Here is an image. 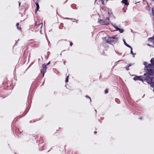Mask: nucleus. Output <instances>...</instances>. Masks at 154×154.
<instances>
[{"mask_svg":"<svg viewBox=\"0 0 154 154\" xmlns=\"http://www.w3.org/2000/svg\"><path fill=\"white\" fill-rule=\"evenodd\" d=\"M101 2H102V4L103 5H105V4L104 2V1L103 0H102Z\"/></svg>","mask_w":154,"mask_h":154,"instance_id":"35","label":"nucleus"},{"mask_svg":"<svg viewBox=\"0 0 154 154\" xmlns=\"http://www.w3.org/2000/svg\"><path fill=\"white\" fill-rule=\"evenodd\" d=\"M150 16H151V17H152V15H150Z\"/></svg>","mask_w":154,"mask_h":154,"instance_id":"63","label":"nucleus"},{"mask_svg":"<svg viewBox=\"0 0 154 154\" xmlns=\"http://www.w3.org/2000/svg\"><path fill=\"white\" fill-rule=\"evenodd\" d=\"M39 26H41L40 28L41 29V30L40 31V32L41 34H42V31L41 30V29H42V26H43V23H41L40 24H38V27Z\"/></svg>","mask_w":154,"mask_h":154,"instance_id":"15","label":"nucleus"},{"mask_svg":"<svg viewBox=\"0 0 154 154\" xmlns=\"http://www.w3.org/2000/svg\"><path fill=\"white\" fill-rule=\"evenodd\" d=\"M119 31L120 33H122L124 32V30L123 29L120 28H119L117 30H114V31Z\"/></svg>","mask_w":154,"mask_h":154,"instance_id":"12","label":"nucleus"},{"mask_svg":"<svg viewBox=\"0 0 154 154\" xmlns=\"http://www.w3.org/2000/svg\"><path fill=\"white\" fill-rule=\"evenodd\" d=\"M63 29L64 30H66V28L65 27H63Z\"/></svg>","mask_w":154,"mask_h":154,"instance_id":"48","label":"nucleus"},{"mask_svg":"<svg viewBox=\"0 0 154 154\" xmlns=\"http://www.w3.org/2000/svg\"><path fill=\"white\" fill-rule=\"evenodd\" d=\"M66 62L64 61L63 62V64L64 65H65Z\"/></svg>","mask_w":154,"mask_h":154,"instance_id":"49","label":"nucleus"},{"mask_svg":"<svg viewBox=\"0 0 154 154\" xmlns=\"http://www.w3.org/2000/svg\"><path fill=\"white\" fill-rule=\"evenodd\" d=\"M152 16L153 17V23H154V12L153 13H152Z\"/></svg>","mask_w":154,"mask_h":154,"instance_id":"36","label":"nucleus"},{"mask_svg":"<svg viewBox=\"0 0 154 154\" xmlns=\"http://www.w3.org/2000/svg\"><path fill=\"white\" fill-rule=\"evenodd\" d=\"M131 49V51H130V53L131 54H133V49L132 48L131 46V47L129 48Z\"/></svg>","mask_w":154,"mask_h":154,"instance_id":"26","label":"nucleus"},{"mask_svg":"<svg viewBox=\"0 0 154 154\" xmlns=\"http://www.w3.org/2000/svg\"><path fill=\"white\" fill-rule=\"evenodd\" d=\"M105 93L106 94H107L108 92V89L107 88L106 89L105 91Z\"/></svg>","mask_w":154,"mask_h":154,"instance_id":"30","label":"nucleus"},{"mask_svg":"<svg viewBox=\"0 0 154 154\" xmlns=\"http://www.w3.org/2000/svg\"><path fill=\"white\" fill-rule=\"evenodd\" d=\"M124 56H125V55H123V57H124Z\"/></svg>","mask_w":154,"mask_h":154,"instance_id":"64","label":"nucleus"},{"mask_svg":"<svg viewBox=\"0 0 154 154\" xmlns=\"http://www.w3.org/2000/svg\"><path fill=\"white\" fill-rule=\"evenodd\" d=\"M57 14L60 16L62 18L64 19H69L70 18L68 17H61V16H60L57 13Z\"/></svg>","mask_w":154,"mask_h":154,"instance_id":"23","label":"nucleus"},{"mask_svg":"<svg viewBox=\"0 0 154 154\" xmlns=\"http://www.w3.org/2000/svg\"><path fill=\"white\" fill-rule=\"evenodd\" d=\"M98 23L102 25H108L109 24V23L106 22L105 20H104L103 19H98Z\"/></svg>","mask_w":154,"mask_h":154,"instance_id":"7","label":"nucleus"},{"mask_svg":"<svg viewBox=\"0 0 154 154\" xmlns=\"http://www.w3.org/2000/svg\"><path fill=\"white\" fill-rule=\"evenodd\" d=\"M69 76V75H68V76H66V78L65 81L66 83H67L68 82Z\"/></svg>","mask_w":154,"mask_h":154,"instance_id":"20","label":"nucleus"},{"mask_svg":"<svg viewBox=\"0 0 154 154\" xmlns=\"http://www.w3.org/2000/svg\"><path fill=\"white\" fill-rule=\"evenodd\" d=\"M20 5H21V2H19V7L20 6Z\"/></svg>","mask_w":154,"mask_h":154,"instance_id":"44","label":"nucleus"},{"mask_svg":"<svg viewBox=\"0 0 154 154\" xmlns=\"http://www.w3.org/2000/svg\"><path fill=\"white\" fill-rule=\"evenodd\" d=\"M72 22H75V21H72Z\"/></svg>","mask_w":154,"mask_h":154,"instance_id":"59","label":"nucleus"},{"mask_svg":"<svg viewBox=\"0 0 154 154\" xmlns=\"http://www.w3.org/2000/svg\"><path fill=\"white\" fill-rule=\"evenodd\" d=\"M78 20H76V21H75L77 23H78Z\"/></svg>","mask_w":154,"mask_h":154,"instance_id":"52","label":"nucleus"},{"mask_svg":"<svg viewBox=\"0 0 154 154\" xmlns=\"http://www.w3.org/2000/svg\"><path fill=\"white\" fill-rule=\"evenodd\" d=\"M47 68V67L45 65V63L42 64V68L40 70L41 73L42 74V78L44 77L45 74L46 72Z\"/></svg>","mask_w":154,"mask_h":154,"instance_id":"6","label":"nucleus"},{"mask_svg":"<svg viewBox=\"0 0 154 154\" xmlns=\"http://www.w3.org/2000/svg\"><path fill=\"white\" fill-rule=\"evenodd\" d=\"M106 19L108 20L109 21V17H106Z\"/></svg>","mask_w":154,"mask_h":154,"instance_id":"37","label":"nucleus"},{"mask_svg":"<svg viewBox=\"0 0 154 154\" xmlns=\"http://www.w3.org/2000/svg\"><path fill=\"white\" fill-rule=\"evenodd\" d=\"M154 64H153L151 63L148 64L147 65V66H146V68L145 69L147 71L145 73L146 74V75L148 76H150L149 73H148V72H149L150 69H152L154 68Z\"/></svg>","mask_w":154,"mask_h":154,"instance_id":"5","label":"nucleus"},{"mask_svg":"<svg viewBox=\"0 0 154 154\" xmlns=\"http://www.w3.org/2000/svg\"><path fill=\"white\" fill-rule=\"evenodd\" d=\"M49 151H50V150H49L47 152H49Z\"/></svg>","mask_w":154,"mask_h":154,"instance_id":"60","label":"nucleus"},{"mask_svg":"<svg viewBox=\"0 0 154 154\" xmlns=\"http://www.w3.org/2000/svg\"><path fill=\"white\" fill-rule=\"evenodd\" d=\"M97 133V131H95L94 132V134H96Z\"/></svg>","mask_w":154,"mask_h":154,"instance_id":"43","label":"nucleus"},{"mask_svg":"<svg viewBox=\"0 0 154 154\" xmlns=\"http://www.w3.org/2000/svg\"><path fill=\"white\" fill-rule=\"evenodd\" d=\"M45 57H46V55H45Z\"/></svg>","mask_w":154,"mask_h":154,"instance_id":"62","label":"nucleus"},{"mask_svg":"<svg viewBox=\"0 0 154 154\" xmlns=\"http://www.w3.org/2000/svg\"><path fill=\"white\" fill-rule=\"evenodd\" d=\"M44 83H45V80H44L43 82L42 83V85H43Z\"/></svg>","mask_w":154,"mask_h":154,"instance_id":"47","label":"nucleus"},{"mask_svg":"<svg viewBox=\"0 0 154 154\" xmlns=\"http://www.w3.org/2000/svg\"><path fill=\"white\" fill-rule=\"evenodd\" d=\"M32 121L31 120L29 121V123H32Z\"/></svg>","mask_w":154,"mask_h":154,"instance_id":"50","label":"nucleus"},{"mask_svg":"<svg viewBox=\"0 0 154 154\" xmlns=\"http://www.w3.org/2000/svg\"><path fill=\"white\" fill-rule=\"evenodd\" d=\"M145 94H144V95H143V97H142V98H143V97H144V96H145Z\"/></svg>","mask_w":154,"mask_h":154,"instance_id":"53","label":"nucleus"},{"mask_svg":"<svg viewBox=\"0 0 154 154\" xmlns=\"http://www.w3.org/2000/svg\"><path fill=\"white\" fill-rule=\"evenodd\" d=\"M49 54H50V52L49 51H47V54H46V55H47L46 58L47 59L48 58V57L49 56Z\"/></svg>","mask_w":154,"mask_h":154,"instance_id":"25","label":"nucleus"},{"mask_svg":"<svg viewBox=\"0 0 154 154\" xmlns=\"http://www.w3.org/2000/svg\"><path fill=\"white\" fill-rule=\"evenodd\" d=\"M28 107L27 108H26V110H25V111H24L22 115H21L20 116V118H21L23 116L26 115L27 113V112H28L29 111V109L30 108L31 105V103L32 102V100H31V98L29 99V97H28Z\"/></svg>","mask_w":154,"mask_h":154,"instance_id":"4","label":"nucleus"},{"mask_svg":"<svg viewBox=\"0 0 154 154\" xmlns=\"http://www.w3.org/2000/svg\"><path fill=\"white\" fill-rule=\"evenodd\" d=\"M128 1V0H122L121 2L124 4L125 5L128 6L129 5V3L127 2Z\"/></svg>","mask_w":154,"mask_h":154,"instance_id":"10","label":"nucleus"},{"mask_svg":"<svg viewBox=\"0 0 154 154\" xmlns=\"http://www.w3.org/2000/svg\"><path fill=\"white\" fill-rule=\"evenodd\" d=\"M123 42H124V45L126 46L127 47H128V48H130L131 47V46L129 45H128V44H127V43L126 42V41H125V40L123 38Z\"/></svg>","mask_w":154,"mask_h":154,"instance_id":"14","label":"nucleus"},{"mask_svg":"<svg viewBox=\"0 0 154 154\" xmlns=\"http://www.w3.org/2000/svg\"><path fill=\"white\" fill-rule=\"evenodd\" d=\"M147 76H148L145 73H144L143 75L140 76L135 75L133 78V79L135 81L138 80L141 81L143 83L145 84L144 83V81L146 82V79Z\"/></svg>","mask_w":154,"mask_h":154,"instance_id":"2","label":"nucleus"},{"mask_svg":"<svg viewBox=\"0 0 154 154\" xmlns=\"http://www.w3.org/2000/svg\"><path fill=\"white\" fill-rule=\"evenodd\" d=\"M136 54V53H133V54H132V55H133V57H134V55H135Z\"/></svg>","mask_w":154,"mask_h":154,"instance_id":"38","label":"nucleus"},{"mask_svg":"<svg viewBox=\"0 0 154 154\" xmlns=\"http://www.w3.org/2000/svg\"><path fill=\"white\" fill-rule=\"evenodd\" d=\"M95 111L96 112H97V110L96 109H95Z\"/></svg>","mask_w":154,"mask_h":154,"instance_id":"57","label":"nucleus"},{"mask_svg":"<svg viewBox=\"0 0 154 154\" xmlns=\"http://www.w3.org/2000/svg\"><path fill=\"white\" fill-rule=\"evenodd\" d=\"M116 53H117L119 55H121L122 54V53H117L116 52Z\"/></svg>","mask_w":154,"mask_h":154,"instance_id":"41","label":"nucleus"},{"mask_svg":"<svg viewBox=\"0 0 154 154\" xmlns=\"http://www.w3.org/2000/svg\"><path fill=\"white\" fill-rule=\"evenodd\" d=\"M107 37H104L102 38V39H103V40L105 42H106H106H107V41L106 40H107Z\"/></svg>","mask_w":154,"mask_h":154,"instance_id":"21","label":"nucleus"},{"mask_svg":"<svg viewBox=\"0 0 154 154\" xmlns=\"http://www.w3.org/2000/svg\"><path fill=\"white\" fill-rule=\"evenodd\" d=\"M146 3H147V7L149 8V10L150 11V7L148 3L147 2H146Z\"/></svg>","mask_w":154,"mask_h":154,"instance_id":"29","label":"nucleus"},{"mask_svg":"<svg viewBox=\"0 0 154 154\" xmlns=\"http://www.w3.org/2000/svg\"><path fill=\"white\" fill-rule=\"evenodd\" d=\"M71 7L72 8H76V7L75 6H74V5H73V4H72L71 5Z\"/></svg>","mask_w":154,"mask_h":154,"instance_id":"32","label":"nucleus"},{"mask_svg":"<svg viewBox=\"0 0 154 154\" xmlns=\"http://www.w3.org/2000/svg\"><path fill=\"white\" fill-rule=\"evenodd\" d=\"M151 10H152V13L154 12V8L153 7L152 8Z\"/></svg>","mask_w":154,"mask_h":154,"instance_id":"34","label":"nucleus"},{"mask_svg":"<svg viewBox=\"0 0 154 154\" xmlns=\"http://www.w3.org/2000/svg\"><path fill=\"white\" fill-rule=\"evenodd\" d=\"M12 125H11L12 130V131L13 132L14 134V131H13V128L12 127Z\"/></svg>","mask_w":154,"mask_h":154,"instance_id":"39","label":"nucleus"},{"mask_svg":"<svg viewBox=\"0 0 154 154\" xmlns=\"http://www.w3.org/2000/svg\"><path fill=\"white\" fill-rule=\"evenodd\" d=\"M142 119V117H140V118H139V119H140V120Z\"/></svg>","mask_w":154,"mask_h":154,"instance_id":"46","label":"nucleus"},{"mask_svg":"<svg viewBox=\"0 0 154 154\" xmlns=\"http://www.w3.org/2000/svg\"><path fill=\"white\" fill-rule=\"evenodd\" d=\"M127 9V8H126L125 9V8L124 7L123 8H122V10L124 12V13H125L126 12V9Z\"/></svg>","mask_w":154,"mask_h":154,"instance_id":"27","label":"nucleus"},{"mask_svg":"<svg viewBox=\"0 0 154 154\" xmlns=\"http://www.w3.org/2000/svg\"><path fill=\"white\" fill-rule=\"evenodd\" d=\"M145 94H144V95H143V97H142V98H143V97H144V96H145Z\"/></svg>","mask_w":154,"mask_h":154,"instance_id":"54","label":"nucleus"},{"mask_svg":"<svg viewBox=\"0 0 154 154\" xmlns=\"http://www.w3.org/2000/svg\"><path fill=\"white\" fill-rule=\"evenodd\" d=\"M50 61H49L48 63H47V64H45V65L46 66H47L49 65L50 63Z\"/></svg>","mask_w":154,"mask_h":154,"instance_id":"31","label":"nucleus"},{"mask_svg":"<svg viewBox=\"0 0 154 154\" xmlns=\"http://www.w3.org/2000/svg\"><path fill=\"white\" fill-rule=\"evenodd\" d=\"M49 41H48V45H49Z\"/></svg>","mask_w":154,"mask_h":154,"instance_id":"56","label":"nucleus"},{"mask_svg":"<svg viewBox=\"0 0 154 154\" xmlns=\"http://www.w3.org/2000/svg\"><path fill=\"white\" fill-rule=\"evenodd\" d=\"M85 97L86 98L89 99L90 100V102L91 103V98L89 96H88V95H86Z\"/></svg>","mask_w":154,"mask_h":154,"instance_id":"24","label":"nucleus"},{"mask_svg":"<svg viewBox=\"0 0 154 154\" xmlns=\"http://www.w3.org/2000/svg\"><path fill=\"white\" fill-rule=\"evenodd\" d=\"M132 65V63H129L128 64L126 67H125L124 68L126 70H129V67Z\"/></svg>","mask_w":154,"mask_h":154,"instance_id":"11","label":"nucleus"},{"mask_svg":"<svg viewBox=\"0 0 154 154\" xmlns=\"http://www.w3.org/2000/svg\"><path fill=\"white\" fill-rule=\"evenodd\" d=\"M148 73H149L150 76L154 77V67L152 69H150Z\"/></svg>","mask_w":154,"mask_h":154,"instance_id":"9","label":"nucleus"},{"mask_svg":"<svg viewBox=\"0 0 154 154\" xmlns=\"http://www.w3.org/2000/svg\"><path fill=\"white\" fill-rule=\"evenodd\" d=\"M68 0H66V2L67 1H68Z\"/></svg>","mask_w":154,"mask_h":154,"instance_id":"58","label":"nucleus"},{"mask_svg":"<svg viewBox=\"0 0 154 154\" xmlns=\"http://www.w3.org/2000/svg\"><path fill=\"white\" fill-rule=\"evenodd\" d=\"M73 45V43L71 42V41H70V44H69V45L71 46H72Z\"/></svg>","mask_w":154,"mask_h":154,"instance_id":"33","label":"nucleus"},{"mask_svg":"<svg viewBox=\"0 0 154 154\" xmlns=\"http://www.w3.org/2000/svg\"><path fill=\"white\" fill-rule=\"evenodd\" d=\"M116 35H117L110 36L107 35L106 43L112 45H113V44L118 43H119V38L116 37Z\"/></svg>","mask_w":154,"mask_h":154,"instance_id":"1","label":"nucleus"},{"mask_svg":"<svg viewBox=\"0 0 154 154\" xmlns=\"http://www.w3.org/2000/svg\"><path fill=\"white\" fill-rule=\"evenodd\" d=\"M61 26H62L63 27H64L63 26V23H61L60 24Z\"/></svg>","mask_w":154,"mask_h":154,"instance_id":"40","label":"nucleus"},{"mask_svg":"<svg viewBox=\"0 0 154 154\" xmlns=\"http://www.w3.org/2000/svg\"><path fill=\"white\" fill-rule=\"evenodd\" d=\"M108 14L109 15V12H108Z\"/></svg>","mask_w":154,"mask_h":154,"instance_id":"55","label":"nucleus"},{"mask_svg":"<svg viewBox=\"0 0 154 154\" xmlns=\"http://www.w3.org/2000/svg\"><path fill=\"white\" fill-rule=\"evenodd\" d=\"M147 45L148 46H149V47H152V48H154V46H153V45H150V44H147Z\"/></svg>","mask_w":154,"mask_h":154,"instance_id":"28","label":"nucleus"},{"mask_svg":"<svg viewBox=\"0 0 154 154\" xmlns=\"http://www.w3.org/2000/svg\"><path fill=\"white\" fill-rule=\"evenodd\" d=\"M112 25L113 26V27L116 29V30H117L118 28H119L117 26H116V25L115 23L114 24H112Z\"/></svg>","mask_w":154,"mask_h":154,"instance_id":"18","label":"nucleus"},{"mask_svg":"<svg viewBox=\"0 0 154 154\" xmlns=\"http://www.w3.org/2000/svg\"><path fill=\"white\" fill-rule=\"evenodd\" d=\"M153 92H154V88H153Z\"/></svg>","mask_w":154,"mask_h":154,"instance_id":"61","label":"nucleus"},{"mask_svg":"<svg viewBox=\"0 0 154 154\" xmlns=\"http://www.w3.org/2000/svg\"><path fill=\"white\" fill-rule=\"evenodd\" d=\"M146 2H147V1L146 0H143V2H145L146 3Z\"/></svg>","mask_w":154,"mask_h":154,"instance_id":"45","label":"nucleus"},{"mask_svg":"<svg viewBox=\"0 0 154 154\" xmlns=\"http://www.w3.org/2000/svg\"><path fill=\"white\" fill-rule=\"evenodd\" d=\"M19 23H16V26H17V29L19 30H21L22 29L19 26Z\"/></svg>","mask_w":154,"mask_h":154,"instance_id":"16","label":"nucleus"},{"mask_svg":"<svg viewBox=\"0 0 154 154\" xmlns=\"http://www.w3.org/2000/svg\"><path fill=\"white\" fill-rule=\"evenodd\" d=\"M26 135L27 136H30V135L29 134H26Z\"/></svg>","mask_w":154,"mask_h":154,"instance_id":"51","label":"nucleus"},{"mask_svg":"<svg viewBox=\"0 0 154 154\" xmlns=\"http://www.w3.org/2000/svg\"><path fill=\"white\" fill-rule=\"evenodd\" d=\"M15 132L16 133H17L18 134H21L22 133V132L20 131L19 128H16L15 130Z\"/></svg>","mask_w":154,"mask_h":154,"instance_id":"13","label":"nucleus"},{"mask_svg":"<svg viewBox=\"0 0 154 154\" xmlns=\"http://www.w3.org/2000/svg\"><path fill=\"white\" fill-rule=\"evenodd\" d=\"M154 39V35H153L152 37H150L148 38V41H153Z\"/></svg>","mask_w":154,"mask_h":154,"instance_id":"17","label":"nucleus"},{"mask_svg":"<svg viewBox=\"0 0 154 154\" xmlns=\"http://www.w3.org/2000/svg\"><path fill=\"white\" fill-rule=\"evenodd\" d=\"M154 77L151 76H148L146 78V82L148 84H149L150 86L154 88V82L153 79Z\"/></svg>","mask_w":154,"mask_h":154,"instance_id":"3","label":"nucleus"},{"mask_svg":"<svg viewBox=\"0 0 154 154\" xmlns=\"http://www.w3.org/2000/svg\"><path fill=\"white\" fill-rule=\"evenodd\" d=\"M147 62L146 61H145L143 62V64L145 66L144 70H146L145 69L146 68V66H147Z\"/></svg>","mask_w":154,"mask_h":154,"instance_id":"19","label":"nucleus"},{"mask_svg":"<svg viewBox=\"0 0 154 154\" xmlns=\"http://www.w3.org/2000/svg\"><path fill=\"white\" fill-rule=\"evenodd\" d=\"M150 62L151 63L154 64V57L151 59Z\"/></svg>","mask_w":154,"mask_h":154,"instance_id":"22","label":"nucleus"},{"mask_svg":"<svg viewBox=\"0 0 154 154\" xmlns=\"http://www.w3.org/2000/svg\"><path fill=\"white\" fill-rule=\"evenodd\" d=\"M34 2L36 5V8L35 9V13L36 14L37 11H39V5L38 3L39 0H37L35 2V1H34Z\"/></svg>","mask_w":154,"mask_h":154,"instance_id":"8","label":"nucleus"},{"mask_svg":"<svg viewBox=\"0 0 154 154\" xmlns=\"http://www.w3.org/2000/svg\"><path fill=\"white\" fill-rule=\"evenodd\" d=\"M37 26V21H35L34 26Z\"/></svg>","mask_w":154,"mask_h":154,"instance_id":"42","label":"nucleus"}]
</instances>
